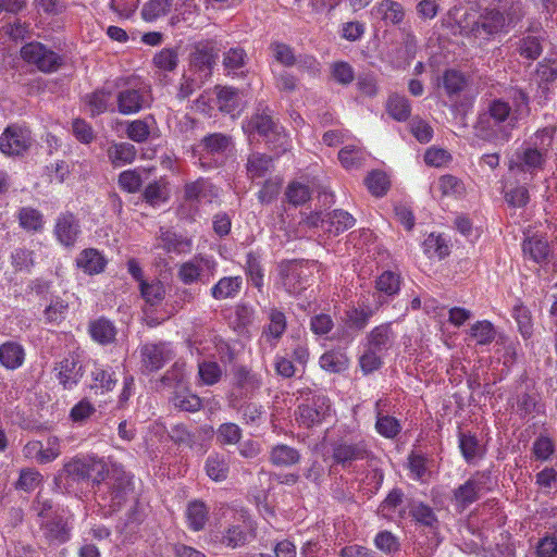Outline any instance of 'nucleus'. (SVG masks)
Instances as JSON below:
<instances>
[{"mask_svg":"<svg viewBox=\"0 0 557 557\" xmlns=\"http://www.w3.org/2000/svg\"><path fill=\"white\" fill-rule=\"evenodd\" d=\"M94 492L101 506L109 507L112 512L117 511L133 492L132 476L121 467L107 468Z\"/></svg>","mask_w":557,"mask_h":557,"instance_id":"obj_1","label":"nucleus"},{"mask_svg":"<svg viewBox=\"0 0 557 557\" xmlns=\"http://www.w3.org/2000/svg\"><path fill=\"white\" fill-rule=\"evenodd\" d=\"M228 513L231 519L211 529L207 535V542L213 548L240 549L250 542L252 535L246 524L245 516L227 509L223 512V517L226 519Z\"/></svg>","mask_w":557,"mask_h":557,"instance_id":"obj_2","label":"nucleus"},{"mask_svg":"<svg viewBox=\"0 0 557 557\" xmlns=\"http://www.w3.org/2000/svg\"><path fill=\"white\" fill-rule=\"evenodd\" d=\"M107 473V465L95 457H76L66 462L62 471L57 476V481L64 485V490L70 492L74 483L86 481L92 482V490Z\"/></svg>","mask_w":557,"mask_h":557,"instance_id":"obj_3","label":"nucleus"},{"mask_svg":"<svg viewBox=\"0 0 557 557\" xmlns=\"http://www.w3.org/2000/svg\"><path fill=\"white\" fill-rule=\"evenodd\" d=\"M220 45L213 38L201 39L190 46L189 71L203 83L211 77L220 54Z\"/></svg>","mask_w":557,"mask_h":557,"instance_id":"obj_4","label":"nucleus"},{"mask_svg":"<svg viewBox=\"0 0 557 557\" xmlns=\"http://www.w3.org/2000/svg\"><path fill=\"white\" fill-rule=\"evenodd\" d=\"M545 147H539L537 143H524L509 159L508 169L510 172L530 174L534 176L544 170L547 161Z\"/></svg>","mask_w":557,"mask_h":557,"instance_id":"obj_5","label":"nucleus"},{"mask_svg":"<svg viewBox=\"0 0 557 557\" xmlns=\"http://www.w3.org/2000/svg\"><path fill=\"white\" fill-rule=\"evenodd\" d=\"M218 196L216 189L207 178L199 177L196 181L187 182L184 185V201L189 203L187 209L185 203L178 207V214L182 219L194 220L201 201L211 202Z\"/></svg>","mask_w":557,"mask_h":557,"instance_id":"obj_6","label":"nucleus"},{"mask_svg":"<svg viewBox=\"0 0 557 557\" xmlns=\"http://www.w3.org/2000/svg\"><path fill=\"white\" fill-rule=\"evenodd\" d=\"M32 144L30 131L17 124L7 126L0 135V151L9 157L23 156Z\"/></svg>","mask_w":557,"mask_h":557,"instance_id":"obj_7","label":"nucleus"},{"mask_svg":"<svg viewBox=\"0 0 557 557\" xmlns=\"http://www.w3.org/2000/svg\"><path fill=\"white\" fill-rule=\"evenodd\" d=\"M39 529L49 545L59 546L71 540L73 528L67 517L54 510L52 517L39 521Z\"/></svg>","mask_w":557,"mask_h":557,"instance_id":"obj_8","label":"nucleus"},{"mask_svg":"<svg viewBox=\"0 0 557 557\" xmlns=\"http://www.w3.org/2000/svg\"><path fill=\"white\" fill-rule=\"evenodd\" d=\"M309 261H286L278 268L281 284L290 295H298L305 289Z\"/></svg>","mask_w":557,"mask_h":557,"instance_id":"obj_9","label":"nucleus"},{"mask_svg":"<svg viewBox=\"0 0 557 557\" xmlns=\"http://www.w3.org/2000/svg\"><path fill=\"white\" fill-rule=\"evenodd\" d=\"M150 101V89L145 84L129 86L116 95L117 111L122 114L137 113L149 106Z\"/></svg>","mask_w":557,"mask_h":557,"instance_id":"obj_10","label":"nucleus"},{"mask_svg":"<svg viewBox=\"0 0 557 557\" xmlns=\"http://www.w3.org/2000/svg\"><path fill=\"white\" fill-rule=\"evenodd\" d=\"M465 29L473 37L482 40H491L497 34L506 29L500 13L492 9H485L470 26Z\"/></svg>","mask_w":557,"mask_h":557,"instance_id":"obj_11","label":"nucleus"},{"mask_svg":"<svg viewBox=\"0 0 557 557\" xmlns=\"http://www.w3.org/2000/svg\"><path fill=\"white\" fill-rule=\"evenodd\" d=\"M368 457L367 444L363 441L354 442L349 438H341L332 444V458L335 465L346 469L355 461Z\"/></svg>","mask_w":557,"mask_h":557,"instance_id":"obj_12","label":"nucleus"},{"mask_svg":"<svg viewBox=\"0 0 557 557\" xmlns=\"http://www.w3.org/2000/svg\"><path fill=\"white\" fill-rule=\"evenodd\" d=\"M21 54L25 61L35 64L42 72L57 71L61 64L62 59L54 51L47 49L40 42H29L25 45Z\"/></svg>","mask_w":557,"mask_h":557,"instance_id":"obj_13","label":"nucleus"},{"mask_svg":"<svg viewBox=\"0 0 557 557\" xmlns=\"http://www.w3.org/2000/svg\"><path fill=\"white\" fill-rule=\"evenodd\" d=\"M21 54L25 61L35 64L42 72L57 71L61 64L62 59L54 51L47 49L40 42H29L25 45Z\"/></svg>","mask_w":557,"mask_h":557,"instance_id":"obj_14","label":"nucleus"},{"mask_svg":"<svg viewBox=\"0 0 557 557\" xmlns=\"http://www.w3.org/2000/svg\"><path fill=\"white\" fill-rule=\"evenodd\" d=\"M214 268L215 263L213 261L195 257L181 264L177 276L184 284H193L198 281L208 283Z\"/></svg>","mask_w":557,"mask_h":557,"instance_id":"obj_15","label":"nucleus"},{"mask_svg":"<svg viewBox=\"0 0 557 557\" xmlns=\"http://www.w3.org/2000/svg\"><path fill=\"white\" fill-rule=\"evenodd\" d=\"M404 493L400 488H393L379 507V512L389 520H404L407 518V503L404 505Z\"/></svg>","mask_w":557,"mask_h":557,"instance_id":"obj_16","label":"nucleus"},{"mask_svg":"<svg viewBox=\"0 0 557 557\" xmlns=\"http://www.w3.org/2000/svg\"><path fill=\"white\" fill-rule=\"evenodd\" d=\"M141 363L146 371L153 372L163 367L164 362L170 359V350L163 343L145 344L140 349Z\"/></svg>","mask_w":557,"mask_h":557,"instance_id":"obj_17","label":"nucleus"},{"mask_svg":"<svg viewBox=\"0 0 557 557\" xmlns=\"http://www.w3.org/2000/svg\"><path fill=\"white\" fill-rule=\"evenodd\" d=\"M407 509V518H412L416 523L424 527V529H438L440 521L433 508L429 505L417 499H408Z\"/></svg>","mask_w":557,"mask_h":557,"instance_id":"obj_18","label":"nucleus"},{"mask_svg":"<svg viewBox=\"0 0 557 557\" xmlns=\"http://www.w3.org/2000/svg\"><path fill=\"white\" fill-rule=\"evenodd\" d=\"M79 232V223L74 214L66 212L58 218L54 233L62 245L66 247L73 246Z\"/></svg>","mask_w":557,"mask_h":557,"instance_id":"obj_19","label":"nucleus"},{"mask_svg":"<svg viewBox=\"0 0 557 557\" xmlns=\"http://www.w3.org/2000/svg\"><path fill=\"white\" fill-rule=\"evenodd\" d=\"M371 14L384 22L386 25L400 24L405 18V9L404 7L394 0H381L376 3L371 10Z\"/></svg>","mask_w":557,"mask_h":557,"instance_id":"obj_20","label":"nucleus"},{"mask_svg":"<svg viewBox=\"0 0 557 557\" xmlns=\"http://www.w3.org/2000/svg\"><path fill=\"white\" fill-rule=\"evenodd\" d=\"M355 218L344 210H334L325 214L322 221V230L334 236L351 228L355 225Z\"/></svg>","mask_w":557,"mask_h":557,"instance_id":"obj_21","label":"nucleus"},{"mask_svg":"<svg viewBox=\"0 0 557 557\" xmlns=\"http://www.w3.org/2000/svg\"><path fill=\"white\" fill-rule=\"evenodd\" d=\"M482 483L474 479H469L454 491V500L457 508L463 510L479 499Z\"/></svg>","mask_w":557,"mask_h":557,"instance_id":"obj_22","label":"nucleus"},{"mask_svg":"<svg viewBox=\"0 0 557 557\" xmlns=\"http://www.w3.org/2000/svg\"><path fill=\"white\" fill-rule=\"evenodd\" d=\"M441 543L438 529H424L414 541L413 550L418 557H431Z\"/></svg>","mask_w":557,"mask_h":557,"instance_id":"obj_23","label":"nucleus"},{"mask_svg":"<svg viewBox=\"0 0 557 557\" xmlns=\"http://www.w3.org/2000/svg\"><path fill=\"white\" fill-rule=\"evenodd\" d=\"M76 263L84 272L98 274L104 270L107 260L97 249L87 248L79 253Z\"/></svg>","mask_w":557,"mask_h":557,"instance_id":"obj_24","label":"nucleus"},{"mask_svg":"<svg viewBox=\"0 0 557 557\" xmlns=\"http://www.w3.org/2000/svg\"><path fill=\"white\" fill-rule=\"evenodd\" d=\"M243 285L240 276H224L218 281L211 288V296L215 300H224L227 298H235Z\"/></svg>","mask_w":557,"mask_h":557,"instance_id":"obj_25","label":"nucleus"},{"mask_svg":"<svg viewBox=\"0 0 557 557\" xmlns=\"http://www.w3.org/2000/svg\"><path fill=\"white\" fill-rule=\"evenodd\" d=\"M88 331L91 338L101 345L112 343L116 335L114 324L106 318H99L90 321Z\"/></svg>","mask_w":557,"mask_h":557,"instance_id":"obj_26","label":"nucleus"},{"mask_svg":"<svg viewBox=\"0 0 557 557\" xmlns=\"http://www.w3.org/2000/svg\"><path fill=\"white\" fill-rule=\"evenodd\" d=\"M393 342L394 332L391 323H384L375 326L368 335L369 347L380 352L392 347Z\"/></svg>","mask_w":557,"mask_h":557,"instance_id":"obj_27","label":"nucleus"},{"mask_svg":"<svg viewBox=\"0 0 557 557\" xmlns=\"http://www.w3.org/2000/svg\"><path fill=\"white\" fill-rule=\"evenodd\" d=\"M107 156L113 166H123L135 160L136 148L129 143H114L108 148Z\"/></svg>","mask_w":557,"mask_h":557,"instance_id":"obj_28","label":"nucleus"},{"mask_svg":"<svg viewBox=\"0 0 557 557\" xmlns=\"http://www.w3.org/2000/svg\"><path fill=\"white\" fill-rule=\"evenodd\" d=\"M25 358L23 347L15 342H7L0 346V363L7 369L20 368Z\"/></svg>","mask_w":557,"mask_h":557,"instance_id":"obj_29","label":"nucleus"},{"mask_svg":"<svg viewBox=\"0 0 557 557\" xmlns=\"http://www.w3.org/2000/svg\"><path fill=\"white\" fill-rule=\"evenodd\" d=\"M82 366L75 356L64 358L59 364V380L65 388L72 387L82 376Z\"/></svg>","mask_w":557,"mask_h":557,"instance_id":"obj_30","label":"nucleus"},{"mask_svg":"<svg viewBox=\"0 0 557 557\" xmlns=\"http://www.w3.org/2000/svg\"><path fill=\"white\" fill-rule=\"evenodd\" d=\"M349 358L342 349H332L324 352L320 358V366L323 370L339 373L348 368Z\"/></svg>","mask_w":557,"mask_h":557,"instance_id":"obj_31","label":"nucleus"},{"mask_svg":"<svg viewBox=\"0 0 557 557\" xmlns=\"http://www.w3.org/2000/svg\"><path fill=\"white\" fill-rule=\"evenodd\" d=\"M417 53V40L411 34H406L400 46L395 50L392 62L397 67H404L410 63Z\"/></svg>","mask_w":557,"mask_h":557,"instance_id":"obj_32","label":"nucleus"},{"mask_svg":"<svg viewBox=\"0 0 557 557\" xmlns=\"http://www.w3.org/2000/svg\"><path fill=\"white\" fill-rule=\"evenodd\" d=\"M112 96V91L107 88H100L86 95L85 102L88 106L91 115H99L109 110Z\"/></svg>","mask_w":557,"mask_h":557,"instance_id":"obj_33","label":"nucleus"},{"mask_svg":"<svg viewBox=\"0 0 557 557\" xmlns=\"http://www.w3.org/2000/svg\"><path fill=\"white\" fill-rule=\"evenodd\" d=\"M186 517L189 529L193 531H200L205 528L208 521L209 509L205 503L200 500H194L187 506Z\"/></svg>","mask_w":557,"mask_h":557,"instance_id":"obj_34","label":"nucleus"},{"mask_svg":"<svg viewBox=\"0 0 557 557\" xmlns=\"http://www.w3.org/2000/svg\"><path fill=\"white\" fill-rule=\"evenodd\" d=\"M270 460L278 467H288L299 462V451L288 445H276L271 449Z\"/></svg>","mask_w":557,"mask_h":557,"instance_id":"obj_35","label":"nucleus"},{"mask_svg":"<svg viewBox=\"0 0 557 557\" xmlns=\"http://www.w3.org/2000/svg\"><path fill=\"white\" fill-rule=\"evenodd\" d=\"M201 146L208 153H223L233 147V138L223 133H213L201 139Z\"/></svg>","mask_w":557,"mask_h":557,"instance_id":"obj_36","label":"nucleus"},{"mask_svg":"<svg viewBox=\"0 0 557 557\" xmlns=\"http://www.w3.org/2000/svg\"><path fill=\"white\" fill-rule=\"evenodd\" d=\"M493 9L500 13L506 27L520 21L524 14L520 0H499Z\"/></svg>","mask_w":557,"mask_h":557,"instance_id":"obj_37","label":"nucleus"},{"mask_svg":"<svg viewBox=\"0 0 557 557\" xmlns=\"http://www.w3.org/2000/svg\"><path fill=\"white\" fill-rule=\"evenodd\" d=\"M523 252L537 263L545 261L549 255V245L547 240L537 236H532L524 240Z\"/></svg>","mask_w":557,"mask_h":557,"instance_id":"obj_38","label":"nucleus"},{"mask_svg":"<svg viewBox=\"0 0 557 557\" xmlns=\"http://www.w3.org/2000/svg\"><path fill=\"white\" fill-rule=\"evenodd\" d=\"M272 166V158L260 152L249 154L247 159V174L250 178L263 177Z\"/></svg>","mask_w":557,"mask_h":557,"instance_id":"obj_39","label":"nucleus"},{"mask_svg":"<svg viewBox=\"0 0 557 557\" xmlns=\"http://www.w3.org/2000/svg\"><path fill=\"white\" fill-rule=\"evenodd\" d=\"M516 412L519 416H537L545 414L544 405L541 404L536 395L522 394L517 399Z\"/></svg>","mask_w":557,"mask_h":557,"instance_id":"obj_40","label":"nucleus"},{"mask_svg":"<svg viewBox=\"0 0 557 557\" xmlns=\"http://www.w3.org/2000/svg\"><path fill=\"white\" fill-rule=\"evenodd\" d=\"M216 100L219 109L225 113L234 112L239 106V91L234 87H216Z\"/></svg>","mask_w":557,"mask_h":557,"instance_id":"obj_41","label":"nucleus"},{"mask_svg":"<svg viewBox=\"0 0 557 557\" xmlns=\"http://www.w3.org/2000/svg\"><path fill=\"white\" fill-rule=\"evenodd\" d=\"M248 127L256 131L261 137L267 138L273 134L278 125L273 121L268 110L255 113L248 122Z\"/></svg>","mask_w":557,"mask_h":557,"instance_id":"obj_42","label":"nucleus"},{"mask_svg":"<svg viewBox=\"0 0 557 557\" xmlns=\"http://www.w3.org/2000/svg\"><path fill=\"white\" fill-rule=\"evenodd\" d=\"M387 113L396 121L404 122L411 113L410 102L406 97L392 95L386 103Z\"/></svg>","mask_w":557,"mask_h":557,"instance_id":"obj_43","label":"nucleus"},{"mask_svg":"<svg viewBox=\"0 0 557 557\" xmlns=\"http://www.w3.org/2000/svg\"><path fill=\"white\" fill-rule=\"evenodd\" d=\"M375 547L382 553L395 557L400 554V541L391 531H380L374 537Z\"/></svg>","mask_w":557,"mask_h":557,"instance_id":"obj_44","label":"nucleus"},{"mask_svg":"<svg viewBox=\"0 0 557 557\" xmlns=\"http://www.w3.org/2000/svg\"><path fill=\"white\" fill-rule=\"evenodd\" d=\"M14 272L29 273L35 265L34 251L25 247L15 248L10 256Z\"/></svg>","mask_w":557,"mask_h":557,"instance_id":"obj_45","label":"nucleus"},{"mask_svg":"<svg viewBox=\"0 0 557 557\" xmlns=\"http://www.w3.org/2000/svg\"><path fill=\"white\" fill-rule=\"evenodd\" d=\"M173 5V0H148L143 9L141 16L147 22H152L166 15Z\"/></svg>","mask_w":557,"mask_h":557,"instance_id":"obj_46","label":"nucleus"},{"mask_svg":"<svg viewBox=\"0 0 557 557\" xmlns=\"http://www.w3.org/2000/svg\"><path fill=\"white\" fill-rule=\"evenodd\" d=\"M442 82L443 87L449 97L459 95L468 84L466 76L457 70L445 71Z\"/></svg>","mask_w":557,"mask_h":557,"instance_id":"obj_47","label":"nucleus"},{"mask_svg":"<svg viewBox=\"0 0 557 557\" xmlns=\"http://www.w3.org/2000/svg\"><path fill=\"white\" fill-rule=\"evenodd\" d=\"M228 462L223 456L210 455L206 461V471L210 479L216 482L224 481L228 475Z\"/></svg>","mask_w":557,"mask_h":557,"instance_id":"obj_48","label":"nucleus"},{"mask_svg":"<svg viewBox=\"0 0 557 557\" xmlns=\"http://www.w3.org/2000/svg\"><path fill=\"white\" fill-rule=\"evenodd\" d=\"M338 160L347 169H358L366 160L364 151L356 146H346L338 152Z\"/></svg>","mask_w":557,"mask_h":557,"instance_id":"obj_49","label":"nucleus"},{"mask_svg":"<svg viewBox=\"0 0 557 557\" xmlns=\"http://www.w3.org/2000/svg\"><path fill=\"white\" fill-rule=\"evenodd\" d=\"M140 293L147 304L156 306L164 299L165 287L160 281H153L151 283L141 281Z\"/></svg>","mask_w":557,"mask_h":557,"instance_id":"obj_50","label":"nucleus"},{"mask_svg":"<svg viewBox=\"0 0 557 557\" xmlns=\"http://www.w3.org/2000/svg\"><path fill=\"white\" fill-rule=\"evenodd\" d=\"M286 317L276 308L269 311V324L264 330V334L274 339H278L286 331Z\"/></svg>","mask_w":557,"mask_h":557,"instance_id":"obj_51","label":"nucleus"},{"mask_svg":"<svg viewBox=\"0 0 557 557\" xmlns=\"http://www.w3.org/2000/svg\"><path fill=\"white\" fill-rule=\"evenodd\" d=\"M517 49L522 58L531 61L536 60L543 51L541 39L531 35L521 38Z\"/></svg>","mask_w":557,"mask_h":557,"instance_id":"obj_52","label":"nucleus"},{"mask_svg":"<svg viewBox=\"0 0 557 557\" xmlns=\"http://www.w3.org/2000/svg\"><path fill=\"white\" fill-rule=\"evenodd\" d=\"M285 196L290 205L297 207L306 203L311 198V190L306 184L292 182L286 188Z\"/></svg>","mask_w":557,"mask_h":557,"instance_id":"obj_53","label":"nucleus"},{"mask_svg":"<svg viewBox=\"0 0 557 557\" xmlns=\"http://www.w3.org/2000/svg\"><path fill=\"white\" fill-rule=\"evenodd\" d=\"M487 114L493 120L495 125H500L506 121H513V117L511 116L510 104L500 99H495L490 102Z\"/></svg>","mask_w":557,"mask_h":557,"instance_id":"obj_54","label":"nucleus"},{"mask_svg":"<svg viewBox=\"0 0 557 557\" xmlns=\"http://www.w3.org/2000/svg\"><path fill=\"white\" fill-rule=\"evenodd\" d=\"M379 292L387 296H394L400 288V276L392 271H384L375 282Z\"/></svg>","mask_w":557,"mask_h":557,"instance_id":"obj_55","label":"nucleus"},{"mask_svg":"<svg viewBox=\"0 0 557 557\" xmlns=\"http://www.w3.org/2000/svg\"><path fill=\"white\" fill-rule=\"evenodd\" d=\"M369 191L375 196L381 197L386 194L389 188V181L387 175L382 171L371 172L364 180Z\"/></svg>","mask_w":557,"mask_h":557,"instance_id":"obj_56","label":"nucleus"},{"mask_svg":"<svg viewBox=\"0 0 557 557\" xmlns=\"http://www.w3.org/2000/svg\"><path fill=\"white\" fill-rule=\"evenodd\" d=\"M20 225L26 231L37 232L42 228L41 213L30 207L22 208L18 212Z\"/></svg>","mask_w":557,"mask_h":557,"instance_id":"obj_57","label":"nucleus"},{"mask_svg":"<svg viewBox=\"0 0 557 557\" xmlns=\"http://www.w3.org/2000/svg\"><path fill=\"white\" fill-rule=\"evenodd\" d=\"M247 63V53L242 47L230 48L223 54V66L227 71H238Z\"/></svg>","mask_w":557,"mask_h":557,"instance_id":"obj_58","label":"nucleus"},{"mask_svg":"<svg viewBox=\"0 0 557 557\" xmlns=\"http://www.w3.org/2000/svg\"><path fill=\"white\" fill-rule=\"evenodd\" d=\"M270 51L274 60L284 66H293L296 64V55L294 49L284 42L273 41L270 47Z\"/></svg>","mask_w":557,"mask_h":557,"instance_id":"obj_59","label":"nucleus"},{"mask_svg":"<svg viewBox=\"0 0 557 557\" xmlns=\"http://www.w3.org/2000/svg\"><path fill=\"white\" fill-rule=\"evenodd\" d=\"M69 309L67 302L60 298L52 299L49 306L44 310L46 323L59 324L65 319Z\"/></svg>","mask_w":557,"mask_h":557,"instance_id":"obj_60","label":"nucleus"},{"mask_svg":"<svg viewBox=\"0 0 557 557\" xmlns=\"http://www.w3.org/2000/svg\"><path fill=\"white\" fill-rule=\"evenodd\" d=\"M495 330L491 322L478 321L470 329V335L476 341L479 345H487L495 338Z\"/></svg>","mask_w":557,"mask_h":557,"instance_id":"obj_61","label":"nucleus"},{"mask_svg":"<svg viewBox=\"0 0 557 557\" xmlns=\"http://www.w3.org/2000/svg\"><path fill=\"white\" fill-rule=\"evenodd\" d=\"M234 379L236 385L245 389V393H252L261 385L260 379L244 367L235 370Z\"/></svg>","mask_w":557,"mask_h":557,"instance_id":"obj_62","label":"nucleus"},{"mask_svg":"<svg viewBox=\"0 0 557 557\" xmlns=\"http://www.w3.org/2000/svg\"><path fill=\"white\" fill-rule=\"evenodd\" d=\"M153 64L162 71L172 72L178 64V53L176 49L164 48L153 57Z\"/></svg>","mask_w":557,"mask_h":557,"instance_id":"obj_63","label":"nucleus"},{"mask_svg":"<svg viewBox=\"0 0 557 557\" xmlns=\"http://www.w3.org/2000/svg\"><path fill=\"white\" fill-rule=\"evenodd\" d=\"M143 197L151 206L164 202L168 199L166 184L160 181L148 184L143 193Z\"/></svg>","mask_w":557,"mask_h":557,"instance_id":"obj_64","label":"nucleus"}]
</instances>
